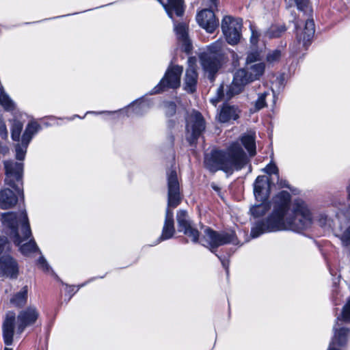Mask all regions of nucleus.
<instances>
[{
    "label": "nucleus",
    "instance_id": "obj_23",
    "mask_svg": "<svg viewBox=\"0 0 350 350\" xmlns=\"http://www.w3.org/2000/svg\"><path fill=\"white\" fill-rule=\"evenodd\" d=\"M42 129L41 126L36 121H30L27 123L21 136L23 144H29L33 136Z\"/></svg>",
    "mask_w": 350,
    "mask_h": 350
},
{
    "label": "nucleus",
    "instance_id": "obj_11",
    "mask_svg": "<svg viewBox=\"0 0 350 350\" xmlns=\"http://www.w3.org/2000/svg\"><path fill=\"white\" fill-rule=\"evenodd\" d=\"M243 21L241 18H234L230 16L223 18L221 24L222 32L226 42L230 45L237 44L241 37Z\"/></svg>",
    "mask_w": 350,
    "mask_h": 350
},
{
    "label": "nucleus",
    "instance_id": "obj_21",
    "mask_svg": "<svg viewBox=\"0 0 350 350\" xmlns=\"http://www.w3.org/2000/svg\"><path fill=\"white\" fill-rule=\"evenodd\" d=\"M239 110L234 105L224 104L219 113L218 120L221 123H227L237 120L239 118Z\"/></svg>",
    "mask_w": 350,
    "mask_h": 350
},
{
    "label": "nucleus",
    "instance_id": "obj_25",
    "mask_svg": "<svg viewBox=\"0 0 350 350\" xmlns=\"http://www.w3.org/2000/svg\"><path fill=\"white\" fill-rule=\"evenodd\" d=\"M28 287L24 286L21 290L10 298V303L18 308L23 307L27 301Z\"/></svg>",
    "mask_w": 350,
    "mask_h": 350
},
{
    "label": "nucleus",
    "instance_id": "obj_10",
    "mask_svg": "<svg viewBox=\"0 0 350 350\" xmlns=\"http://www.w3.org/2000/svg\"><path fill=\"white\" fill-rule=\"evenodd\" d=\"M152 105V101L151 99L145 98L144 96H142L141 98L136 99L131 102L129 105L125 107L123 109L118 110V112L121 113L125 114L127 117L133 114L136 116H142L146 114L149 109L151 108ZM116 111H88L85 113V115L92 113V114H102V113H113ZM118 112V111H116Z\"/></svg>",
    "mask_w": 350,
    "mask_h": 350
},
{
    "label": "nucleus",
    "instance_id": "obj_16",
    "mask_svg": "<svg viewBox=\"0 0 350 350\" xmlns=\"http://www.w3.org/2000/svg\"><path fill=\"white\" fill-rule=\"evenodd\" d=\"M270 182L265 176H258L254 183V195L256 202H270Z\"/></svg>",
    "mask_w": 350,
    "mask_h": 350
},
{
    "label": "nucleus",
    "instance_id": "obj_39",
    "mask_svg": "<svg viewBox=\"0 0 350 350\" xmlns=\"http://www.w3.org/2000/svg\"><path fill=\"white\" fill-rule=\"evenodd\" d=\"M281 54L282 53L280 50L275 49L267 53L266 59L269 63L278 62L281 57Z\"/></svg>",
    "mask_w": 350,
    "mask_h": 350
},
{
    "label": "nucleus",
    "instance_id": "obj_4",
    "mask_svg": "<svg viewBox=\"0 0 350 350\" xmlns=\"http://www.w3.org/2000/svg\"><path fill=\"white\" fill-rule=\"evenodd\" d=\"M166 179L167 187V206L165 210L164 224L161 234L150 245L154 246L161 242L173 237L175 233L174 213L171 208L177 207L181 202L180 183L176 169L174 167L166 170Z\"/></svg>",
    "mask_w": 350,
    "mask_h": 350
},
{
    "label": "nucleus",
    "instance_id": "obj_49",
    "mask_svg": "<svg viewBox=\"0 0 350 350\" xmlns=\"http://www.w3.org/2000/svg\"><path fill=\"white\" fill-rule=\"evenodd\" d=\"M167 139L169 140L170 142V146H174V135L170 132L168 135H167Z\"/></svg>",
    "mask_w": 350,
    "mask_h": 350
},
{
    "label": "nucleus",
    "instance_id": "obj_5",
    "mask_svg": "<svg viewBox=\"0 0 350 350\" xmlns=\"http://www.w3.org/2000/svg\"><path fill=\"white\" fill-rule=\"evenodd\" d=\"M265 68L264 62H258L245 64L244 67L237 70L233 75L231 83L227 87L226 99L230 100L233 96L241 94L247 84L259 80L264 75Z\"/></svg>",
    "mask_w": 350,
    "mask_h": 350
},
{
    "label": "nucleus",
    "instance_id": "obj_20",
    "mask_svg": "<svg viewBox=\"0 0 350 350\" xmlns=\"http://www.w3.org/2000/svg\"><path fill=\"white\" fill-rule=\"evenodd\" d=\"M198 74L196 69L189 66L185 71L183 79V89L189 94H193L197 90Z\"/></svg>",
    "mask_w": 350,
    "mask_h": 350
},
{
    "label": "nucleus",
    "instance_id": "obj_18",
    "mask_svg": "<svg viewBox=\"0 0 350 350\" xmlns=\"http://www.w3.org/2000/svg\"><path fill=\"white\" fill-rule=\"evenodd\" d=\"M0 271L3 276L12 280L17 279L19 274V267L17 261L10 255L0 257Z\"/></svg>",
    "mask_w": 350,
    "mask_h": 350
},
{
    "label": "nucleus",
    "instance_id": "obj_45",
    "mask_svg": "<svg viewBox=\"0 0 350 350\" xmlns=\"http://www.w3.org/2000/svg\"><path fill=\"white\" fill-rule=\"evenodd\" d=\"M8 133L5 124L0 116V136L3 139H6L8 138Z\"/></svg>",
    "mask_w": 350,
    "mask_h": 350
},
{
    "label": "nucleus",
    "instance_id": "obj_26",
    "mask_svg": "<svg viewBox=\"0 0 350 350\" xmlns=\"http://www.w3.org/2000/svg\"><path fill=\"white\" fill-rule=\"evenodd\" d=\"M241 142L247 150L250 156H254L256 153L255 136L251 134H243L241 137Z\"/></svg>",
    "mask_w": 350,
    "mask_h": 350
},
{
    "label": "nucleus",
    "instance_id": "obj_41",
    "mask_svg": "<svg viewBox=\"0 0 350 350\" xmlns=\"http://www.w3.org/2000/svg\"><path fill=\"white\" fill-rule=\"evenodd\" d=\"M297 10L306 14L309 10L310 0H294Z\"/></svg>",
    "mask_w": 350,
    "mask_h": 350
},
{
    "label": "nucleus",
    "instance_id": "obj_24",
    "mask_svg": "<svg viewBox=\"0 0 350 350\" xmlns=\"http://www.w3.org/2000/svg\"><path fill=\"white\" fill-rule=\"evenodd\" d=\"M271 208V202H258L250 208V213L254 218L264 216Z\"/></svg>",
    "mask_w": 350,
    "mask_h": 350
},
{
    "label": "nucleus",
    "instance_id": "obj_46",
    "mask_svg": "<svg viewBox=\"0 0 350 350\" xmlns=\"http://www.w3.org/2000/svg\"><path fill=\"white\" fill-rule=\"evenodd\" d=\"M224 84H221L217 90V100H221L224 98Z\"/></svg>",
    "mask_w": 350,
    "mask_h": 350
},
{
    "label": "nucleus",
    "instance_id": "obj_57",
    "mask_svg": "<svg viewBox=\"0 0 350 350\" xmlns=\"http://www.w3.org/2000/svg\"><path fill=\"white\" fill-rule=\"evenodd\" d=\"M213 188L215 190L217 189V187H213Z\"/></svg>",
    "mask_w": 350,
    "mask_h": 350
},
{
    "label": "nucleus",
    "instance_id": "obj_42",
    "mask_svg": "<svg viewBox=\"0 0 350 350\" xmlns=\"http://www.w3.org/2000/svg\"><path fill=\"white\" fill-rule=\"evenodd\" d=\"M264 171L266 174L269 175H275V176L279 175V170L277 165L273 163H269L267 165Z\"/></svg>",
    "mask_w": 350,
    "mask_h": 350
},
{
    "label": "nucleus",
    "instance_id": "obj_17",
    "mask_svg": "<svg viewBox=\"0 0 350 350\" xmlns=\"http://www.w3.org/2000/svg\"><path fill=\"white\" fill-rule=\"evenodd\" d=\"M38 317L39 313L34 306L21 310L17 316V333H23L27 327L34 324Z\"/></svg>",
    "mask_w": 350,
    "mask_h": 350
},
{
    "label": "nucleus",
    "instance_id": "obj_54",
    "mask_svg": "<svg viewBox=\"0 0 350 350\" xmlns=\"http://www.w3.org/2000/svg\"><path fill=\"white\" fill-rule=\"evenodd\" d=\"M4 350H12V349H11V348H8V347H5V348H4Z\"/></svg>",
    "mask_w": 350,
    "mask_h": 350
},
{
    "label": "nucleus",
    "instance_id": "obj_9",
    "mask_svg": "<svg viewBox=\"0 0 350 350\" xmlns=\"http://www.w3.org/2000/svg\"><path fill=\"white\" fill-rule=\"evenodd\" d=\"M204 234L207 237V247L215 256L217 254V249L219 246L227 244L237 245L239 243L236 232L233 230L217 231L208 227L205 229Z\"/></svg>",
    "mask_w": 350,
    "mask_h": 350
},
{
    "label": "nucleus",
    "instance_id": "obj_29",
    "mask_svg": "<svg viewBox=\"0 0 350 350\" xmlns=\"http://www.w3.org/2000/svg\"><path fill=\"white\" fill-rule=\"evenodd\" d=\"M286 30L287 27L285 25H272L265 34L269 38H280Z\"/></svg>",
    "mask_w": 350,
    "mask_h": 350
},
{
    "label": "nucleus",
    "instance_id": "obj_12",
    "mask_svg": "<svg viewBox=\"0 0 350 350\" xmlns=\"http://www.w3.org/2000/svg\"><path fill=\"white\" fill-rule=\"evenodd\" d=\"M208 8L204 9L196 15L198 25L206 32L212 33L219 27V20L216 18L214 10L217 8L218 0H207Z\"/></svg>",
    "mask_w": 350,
    "mask_h": 350
},
{
    "label": "nucleus",
    "instance_id": "obj_52",
    "mask_svg": "<svg viewBox=\"0 0 350 350\" xmlns=\"http://www.w3.org/2000/svg\"><path fill=\"white\" fill-rule=\"evenodd\" d=\"M347 191L348 199L350 200V183H349V185L347 187Z\"/></svg>",
    "mask_w": 350,
    "mask_h": 350
},
{
    "label": "nucleus",
    "instance_id": "obj_56",
    "mask_svg": "<svg viewBox=\"0 0 350 350\" xmlns=\"http://www.w3.org/2000/svg\"><path fill=\"white\" fill-rule=\"evenodd\" d=\"M44 124H45L46 126H50V124H49V123H47V122H45V123H44Z\"/></svg>",
    "mask_w": 350,
    "mask_h": 350
},
{
    "label": "nucleus",
    "instance_id": "obj_43",
    "mask_svg": "<svg viewBox=\"0 0 350 350\" xmlns=\"http://www.w3.org/2000/svg\"><path fill=\"white\" fill-rule=\"evenodd\" d=\"M180 41L182 42V50L187 53H189L193 49L192 44L189 38H187L185 40H181Z\"/></svg>",
    "mask_w": 350,
    "mask_h": 350
},
{
    "label": "nucleus",
    "instance_id": "obj_28",
    "mask_svg": "<svg viewBox=\"0 0 350 350\" xmlns=\"http://www.w3.org/2000/svg\"><path fill=\"white\" fill-rule=\"evenodd\" d=\"M14 245L19 247L20 252L24 256H27L33 252L39 251V248L33 238L30 239L28 242L25 243H21L19 245Z\"/></svg>",
    "mask_w": 350,
    "mask_h": 350
},
{
    "label": "nucleus",
    "instance_id": "obj_31",
    "mask_svg": "<svg viewBox=\"0 0 350 350\" xmlns=\"http://www.w3.org/2000/svg\"><path fill=\"white\" fill-rule=\"evenodd\" d=\"M36 265L44 272L51 271V274L57 280H60L59 276L56 274V273L52 269L47 260L43 256H40L38 260H36Z\"/></svg>",
    "mask_w": 350,
    "mask_h": 350
},
{
    "label": "nucleus",
    "instance_id": "obj_40",
    "mask_svg": "<svg viewBox=\"0 0 350 350\" xmlns=\"http://www.w3.org/2000/svg\"><path fill=\"white\" fill-rule=\"evenodd\" d=\"M165 115L167 117L170 118L175 115L176 112V105L173 101L167 102L165 104Z\"/></svg>",
    "mask_w": 350,
    "mask_h": 350
},
{
    "label": "nucleus",
    "instance_id": "obj_34",
    "mask_svg": "<svg viewBox=\"0 0 350 350\" xmlns=\"http://www.w3.org/2000/svg\"><path fill=\"white\" fill-rule=\"evenodd\" d=\"M174 31L177 39L180 41L189 38L188 28L183 23H180L174 26Z\"/></svg>",
    "mask_w": 350,
    "mask_h": 350
},
{
    "label": "nucleus",
    "instance_id": "obj_15",
    "mask_svg": "<svg viewBox=\"0 0 350 350\" xmlns=\"http://www.w3.org/2000/svg\"><path fill=\"white\" fill-rule=\"evenodd\" d=\"M294 23L297 41L299 44H302L303 47L307 49L310 45L315 33L314 20L312 18H308L306 21L304 29L301 31L298 30V23L295 21Z\"/></svg>",
    "mask_w": 350,
    "mask_h": 350
},
{
    "label": "nucleus",
    "instance_id": "obj_22",
    "mask_svg": "<svg viewBox=\"0 0 350 350\" xmlns=\"http://www.w3.org/2000/svg\"><path fill=\"white\" fill-rule=\"evenodd\" d=\"M162 5L170 18H173L174 13L177 16H182L184 14V1L183 0H167V3Z\"/></svg>",
    "mask_w": 350,
    "mask_h": 350
},
{
    "label": "nucleus",
    "instance_id": "obj_51",
    "mask_svg": "<svg viewBox=\"0 0 350 350\" xmlns=\"http://www.w3.org/2000/svg\"><path fill=\"white\" fill-rule=\"evenodd\" d=\"M84 117H85V116H83V117H81V116H79V115H74L73 116H72V117H70V118H66V119H67L68 120L72 121V120H74L75 118H81V119H83V118H84Z\"/></svg>",
    "mask_w": 350,
    "mask_h": 350
},
{
    "label": "nucleus",
    "instance_id": "obj_55",
    "mask_svg": "<svg viewBox=\"0 0 350 350\" xmlns=\"http://www.w3.org/2000/svg\"><path fill=\"white\" fill-rule=\"evenodd\" d=\"M49 118H50L51 120H55V119H56V118H55V117H54V116H51Z\"/></svg>",
    "mask_w": 350,
    "mask_h": 350
},
{
    "label": "nucleus",
    "instance_id": "obj_37",
    "mask_svg": "<svg viewBox=\"0 0 350 350\" xmlns=\"http://www.w3.org/2000/svg\"><path fill=\"white\" fill-rule=\"evenodd\" d=\"M250 29L251 31L250 43L252 46H257L260 33L252 24L250 25Z\"/></svg>",
    "mask_w": 350,
    "mask_h": 350
},
{
    "label": "nucleus",
    "instance_id": "obj_3",
    "mask_svg": "<svg viewBox=\"0 0 350 350\" xmlns=\"http://www.w3.org/2000/svg\"><path fill=\"white\" fill-rule=\"evenodd\" d=\"M5 178V184L12 188L16 193L6 188L0 191V207L2 209H9L14 206L18 201V198L24 200L23 192V172L24 164L8 160L3 162Z\"/></svg>",
    "mask_w": 350,
    "mask_h": 350
},
{
    "label": "nucleus",
    "instance_id": "obj_8",
    "mask_svg": "<svg viewBox=\"0 0 350 350\" xmlns=\"http://www.w3.org/2000/svg\"><path fill=\"white\" fill-rule=\"evenodd\" d=\"M183 72V66L173 65L171 62L159 83L146 95L159 94L170 90L178 89L180 86Z\"/></svg>",
    "mask_w": 350,
    "mask_h": 350
},
{
    "label": "nucleus",
    "instance_id": "obj_14",
    "mask_svg": "<svg viewBox=\"0 0 350 350\" xmlns=\"http://www.w3.org/2000/svg\"><path fill=\"white\" fill-rule=\"evenodd\" d=\"M176 221L178 231L191 238L193 243H198L200 233L194 226L192 220L185 210L180 209L177 211Z\"/></svg>",
    "mask_w": 350,
    "mask_h": 350
},
{
    "label": "nucleus",
    "instance_id": "obj_6",
    "mask_svg": "<svg viewBox=\"0 0 350 350\" xmlns=\"http://www.w3.org/2000/svg\"><path fill=\"white\" fill-rule=\"evenodd\" d=\"M0 220L3 226L9 230L8 234L14 244L19 245L31 237L32 232L25 210L20 213H3Z\"/></svg>",
    "mask_w": 350,
    "mask_h": 350
},
{
    "label": "nucleus",
    "instance_id": "obj_38",
    "mask_svg": "<svg viewBox=\"0 0 350 350\" xmlns=\"http://www.w3.org/2000/svg\"><path fill=\"white\" fill-rule=\"evenodd\" d=\"M276 178H277L276 183L279 188H281V189L286 188V189H288L293 193H295L297 189L291 187L287 180H286L285 178H280V174L276 176Z\"/></svg>",
    "mask_w": 350,
    "mask_h": 350
},
{
    "label": "nucleus",
    "instance_id": "obj_13",
    "mask_svg": "<svg viewBox=\"0 0 350 350\" xmlns=\"http://www.w3.org/2000/svg\"><path fill=\"white\" fill-rule=\"evenodd\" d=\"M206 129V122L198 111H193L189 122L187 121L186 130L189 133V135L187 137L188 143L193 146L197 143L198 139L202 135Z\"/></svg>",
    "mask_w": 350,
    "mask_h": 350
},
{
    "label": "nucleus",
    "instance_id": "obj_48",
    "mask_svg": "<svg viewBox=\"0 0 350 350\" xmlns=\"http://www.w3.org/2000/svg\"><path fill=\"white\" fill-rule=\"evenodd\" d=\"M285 75L281 74L280 76H278L276 79V83H278L279 88H284L285 85Z\"/></svg>",
    "mask_w": 350,
    "mask_h": 350
},
{
    "label": "nucleus",
    "instance_id": "obj_33",
    "mask_svg": "<svg viewBox=\"0 0 350 350\" xmlns=\"http://www.w3.org/2000/svg\"><path fill=\"white\" fill-rule=\"evenodd\" d=\"M258 62H262L259 50L255 49L247 52L245 64H256Z\"/></svg>",
    "mask_w": 350,
    "mask_h": 350
},
{
    "label": "nucleus",
    "instance_id": "obj_7",
    "mask_svg": "<svg viewBox=\"0 0 350 350\" xmlns=\"http://www.w3.org/2000/svg\"><path fill=\"white\" fill-rule=\"evenodd\" d=\"M224 57L221 44L218 41L208 45L199 56L202 67L208 73L207 77L211 82L215 80L216 73L221 67Z\"/></svg>",
    "mask_w": 350,
    "mask_h": 350
},
{
    "label": "nucleus",
    "instance_id": "obj_27",
    "mask_svg": "<svg viewBox=\"0 0 350 350\" xmlns=\"http://www.w3.org/2000/svg\"><path fill=\"white\" fill-rule=\"evenodd\" d=\"M105 275L100 276V277H93L90 278L88 281L78 285H68V284L64 283L61 279L60 280H57L58 282H61L62 285L66 286V293L69 295L68 298V301H69L71 299V297L82 287L87 285L88 283L95 280L97 278H103Z\"/></svg>",
    "mask_w": 350,
    "mask_h": 350
},
{
    "label": "nucleus",
    "instance_id": "obj_44",
    "mask_svg": "<svg viewBox=\"0 0 350 350\" xmlns=\"http://www.w3.org/2000/svg\"><path fill=\"white\" fill-rule=\"evenodd\" d=\"M216 256L220 260L222 267L225 269V270L226 271L227 275H228V274H229L228 269H229V264H230L228 258L224 256H220L219 254H216Z\"/></svg>",
    "mask_w": 350,
    "mask_h": 350
},
{
    "label": "nucleus",
    "instance_id": "obj_53",
    "mask_svg": "<svg viewBox=\"0 0 350 350\" xmlns=\"http://www.w3.org/2000/svg\"><path fill=\"white\" fill-rule=\"evenodd\" d=\"M70 14L63 15V16H57V18L65 17V16H70ZM53 18H56V17L51 18V19H53Z\"/></svg>",
    "mask_w": 350,
    "mask_h": 350
},
{
    "label": "nucleus",
    "instance_id": "obj_35",
    "mask_svg": "<svg viewBox=\"0 0 350 350\" xmlns=\"http://www.w3.org/2000/svg\"><path fill=\"white\" fill-rule=\"evenodd\" d=\"M28 146L29 144H23V142H21V144L18 143L15 145V157L18 161H23L25 159Z\"/></svg>",
    "mask_w": 350,
    "mask_h": 350
},
{
    "label": "nucleus",
    "instance_id": "obj_50",
    "mask_svg": "<svg viewBox=\"0 0 350 350\" xmlns=\"http://www.w3.org/2000/svg\"><path fill=\"white\" fill-rule=\"evenodd\" d=\"M176 124V122L174 120H169L167 122V125L168 129H172Z\"/></svg>",
    "mask_w": 350,
    "mask_h": 350
},
{
    "label": "nucleus",
    "instance_id": "obj_36",
    "mask_svg": "<svg viewBox=\"0 0 350 350\" xmlns=\"http://www.w3.org/2000/svg\"><path fill=\"white\" fill-rule=\"evenodd\" d=\"M267 94L268 93L267 92L258 94V98L254 104L256 111H259L267 106L266 97Z\"/></svg>",
    "mask_w": 350,
    "mask_h": 350
},
{
    "label": "nucleus",
    "instance_id": "obj_32",
    "mask_svg": "<svg viewBox=\"0 0 350 350\" xmlns=\"http://www.w3.org/2000/svg\"><path fill=\"white\" fill-rule=\"evenodd\" d=\"M23 129V124L19 120H14L11 126V138L14 142H19Z\"/></svg>",
    "mask_w": 350,
    "mask_h": 350
},
{
    "label": "nucleus",
    "instance_id": "obj_19",
    "mask_svg": "<svg viewBox=\"0 0 350 350\" xmlns=\"http://www.w3.org/2000/svg\"><path fill=\"white\" fill-rule=\"evenodd\" d=\"M15 325L16 314L14 312L9 311L6 314L2 325L3 339L6 346H10L13 343Z\"/></svg>",
    "mask_w": 350,
    "mask_h": 350
},
{
    "label": "nucleus",
    "instance_id": "obj_2",
    "mask_svg": "<svg viewBox=\"0 0 350 350\" xmlns=\"http://www.w3.org/2000/svg\"><path fill=\"white\" fill-rule=\"evenodd\" d=\"M247 163V158L243 148L238 144H233L227 149H213L206 154L204 165L211 173L222 171L232 174L234 170L239 171Z\"/></svg>",
    "mask_w": 350,
    "mask_h": 350
},
{
    "label": "nucleus",
    "instance_id": "obj_47",
    "mask_svg": "<svg viewBox=\"0 0 350 350\" xmlns=\"http://www.w3.org/2000/svg\"><path fill=\"white\" fill-rule=\"evenodd\" d=\"M8 243V238L4 236H0V254L3 252L6 244Z\"/></svg>",
    "mask_w": 350,
    "mask_h": 350
},
{
    "label": "nucleus",
    "instance_id": "obj_1",
    "mask_svg": "<svg viewBox=\"0 0 350 350\" xmlns=\"http://www.w3.org/2000/svg\"><path fill=\"white\" fill-rule=\"evenodd\" d=\"M273 208L265 219L254 222L250 236L253 239L266 233L292 230L300 232L309 228L312 224V215L307 204L301 199H295L292 206V216H287L290 211L291 196L286 191H281L273 198Z\"/></svg>",
    "mask_w": 350,
    "mask_h": 350
},
{
    "label": "nucleus",
    "instance_id": "obj_30",
    "mask_svg": "<svg viewBox=\"0 0 350 350\" xmlns=\"http://www.w3.org/2000/svg\"><path fill=\"white\" fill-rule=\"evenodd\" d=\"M0 105L8 111H12L14 109L13 100L5 93L3 87H0Z\"/></svg>",
    "mask_w": 350,
    "mask_h": 350
}]
</instances>
